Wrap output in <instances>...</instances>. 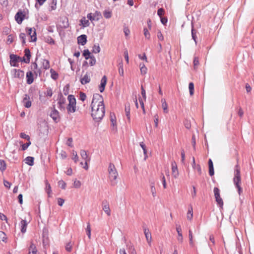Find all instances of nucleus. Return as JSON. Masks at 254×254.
I'll use <instances>...</instances> for the list:
<instances>
[{"mask_svg":"<svg viewBox=\"0 0 254 254\" xmlns=\"http://www.w3.org/2000/svg\"><path fill=\"white\" fill-rule=\"evenodd\" d=\"M91 53L88 50H85L83 51V56L86 60L89 59L92 56L90 55Z\"/></svg>","mask_w":254,"mask_h":254,"instance_id":"39","label":"nucleus"},{"mask_svg":"<svg viewBox=\"0 0 254 254\" xmlns=\"http://www.w3.org/2000/svg\"><path fill=\"white\" fill-rule=\"evenodd\" d=\"M144 233L146 239V241L149 244H150L152 237L148 229H145L144 230Z\"/></svg>","mask_w":254,"mask_h":254,"instance_id":"25","label":"nucleus"},{"mask_svg":"<svg viewBox=\"0 0 254 254\" xmlns=\"http://www.w3.org/2000/svg\"><path fill=\"white\" fill-rule=\"evenodd\" d=\"M91 116L96 122L100 121L105 115V106L102 95L95 94L93 95L91 104Z\"/></svg>","mask_w":254,"mask_h":254,"instance_id":"1","label":"nucleus"},{"mask_svg":"<svg viewBox=\"0 0 254 254\" xmlns=\"http://www.w3.org/2000/svg\"><path fill=\"white\" fill-rule=\"evenodd\" d=\"M31 144L30 140L28 141V142L26 143L23 144L22 145V150H25L29 147V146Z\"/></svg>","mask_w":254,"mask_h":254,"instance_id":"53","label":"nucleus"},{"mask_svg":"<svg viewBox=\"0 0 254 254\" xmlns=\"http://www.w3.org/2000/svg\"><path fill=\"white\" fill-rule=\"evenodd\" d=\"M172 167V174L175 178H177L179 176V171L177 164L175 162H173L171 163Z\"/></svg>","mask_w":254,"mask_h":254,"instance_id":"11","label":"nucleus"},{"mask_svg":"<svg viewBox=\"0 0 254 254\" xmlns=\"http://www.w3.org/2000/svg\"><path fill=\"white\" fill-rule=\"evenodd\" d=\"M150 191L153 197L156 196V190L155 187L154 183H152L150 184Z\"/></svg>","mask_w":254,"mask_h":254,"instance_id":"35","label":"nucleus"},{"mask_svg":"<svg viewBox=\"0 0 254 254\" xmlns=\"http://www.w3.org/2000/svg\"><path fill=\"white\" fill-rule=\"evenodd\" d=\"M37 250L36 246L31 243L29 248V254H37Z\"/></svg>","mask_w":254,"mask_h":254,"instance_id":"24","label":"nucleus"},{"mask_svg":"<svg viewBox=\"0 0 254 254\" xmlns=\"http://www.w3.org/2000/svg\"><path fill=\"white\" fill-rule=\"evenodd\" d=\"M143 31L145 37L147 39H149L150 37V35L148 31V30L146 28H144L143 29Z\"/></svg>","mask_w":254,"mask_h":254,"instance_id":"50","label":"nucleus"},{"mask_svg":"<svg viewBox=\"0 0 254 254\" xmlns=\"http://www.w3.org/2000/svg\"><path fill=\"white\" fill-rule=\"evenodd\" d=\"M72 246L70 243H68L66 244L65 246V250H66V251L68 252H71L72 250Z\"/></svg>","mask_w":254,"mask_h":254,"instance_id":"58","label":"nucleus"},{"mask_svg":"<svg viewBox=\"0 0 254 254\" xmlns=\"http://www.w3.org/2000/svg\"><path fill=\"white\" fill-rule=\"evenodd\" d=\"M108 172L109 179L112 186H115L117 184V179L118 177V173L115 166L112 163L109 165Z\"/></svg>","mask_w":254,"mask_h":254,"instance_id":"2","label":"nucleus"},{"mask_svg":"<svg viewBox=\"0 0 254 254\" xmlns=\"http://www.w3.org/2000/svg\"><path fill=\"white\" fill-rule=\"evenodd\" d=\"M25 12L19 10L15 15V20L18 24H20L25 18Z\"/></svg>","mask_w":254,"mask_h":254,"instance_id":"6","label":"nucleus"},{"mask_svg":"<svg viewBox=\"0 0 254 254\" xmlns=\"http://www.w3.org/2000/svg\"><path fill=\"white\" fill-rule=\"evenodd\" d=\"M190 93L191 96L193 95L194 93V84L192 82H190L189 85Z\"/></svg>","mask_w":254,"mask_h":254,"instance_id":"45","label":"nucleus"},{"mask_svg":"<svg viewBox=\"0 0 254 254\" xmlns=\"http://www.w3.org/2000/svg\"><path fill=\"white\" fill-rule=\"evenodd\" d=\"M118 71L120 76L124 77V71L123 67V63L122 62H120L118 65Z\"/></svg>","mask_w":254,"mask_h":254,"instance_id":"30","label":"nucleus"},{"mask_svg":"<svg viewBox=\"0 0 254 254\" xmlns=\"http://www.w3.org/2000/svg\"><path fill=\"white\" fill-rule=\"evenodd\" d=\"M125 111L128 122L129 123L130 122V107L129 104H126L125 105Z\"/></svg>","mask_w":254,"mask_h":254,"instance_id":"18","label":"nucleus"},{"mask_svg":"<svg viewBox=\"0 0 254 254\" xmlns=\"http://www.w3.org/2000/svg\"><path fill=\"white\" fill-rule=\"evenodd\" d=\"M45 191L47 193L48 197H51L52 194V189L50 184L48 183L47 181H45Z\"/></svg>","mask_w":254,"mask_h":254,"instance_id":"26","label":"nucleus"},{"mask_svg":"<svg viewBox=\"0 0 254 254\" xmlns=\"http://www.w3.org/2000/svg\"><path fill=\"white\" fill-rule=\"evenodd\" d=\"M42 66L45 69H47L50 68V63L49 61L43 59L42 60Z\"/></svg>","mask_w":254,"mask_h":254,"instance_id":"37","label":"nucleus"},{"mask_svg":"<svg viewBox=\"0 0 254 254\" xmlns=\"http://www.w3.org/2000/svg\"><path fill=\"white\" fill-rule=\"evenodd\" d=\"M140 70L141 74L143 75L145 74L147 71V68L146 66L144 67H142V68H140Z\"/></svg>","mask_w":254,"mask_h":254,"instance_id":"63","label":"nucleus"},{"mask_svg":"<svg viewBox=\"0 0 254 254\" xmlns=\"http://www.w3.org/2000/svg\"><path fill=\"white\" fill-rule=\"evenodd\" d=\"M10 64L11 66H18V60L19 59V57H17L16 55H11L10 56Z\"/></svg>","mask_w":254,"mask_h":254,"instance_id":"12","label":"nucleus"},{"mask_svg":"<svg viewBox=\"0 0 254 254\" xmlns=\"http://www.w3.org/2000/svg\"><path fill=\"white\" fill-rule=\"evenodd\" d=\"M140 146L142 148L143 151V154L144 155V159L146 160V159L147 158V151L146 149V147L145 145L144 144L143 142H141L140 143Z\"/></svg>","mask_w":254,"mask_h":254,"instance_id":"34","label":"nucleus"},{"mask_svg":"<svg viewBox=\"0 0 254 254\" xmlns=\"http://www.w3.org/2000/svg\"><path fill=\"white\" fill-rule=\"evenodd\" d=\"M58 186L62 188V189H65L66 184V183L63 180H60L58 182Z\"/></svg>","mask_w":254,"mask_h":254,"instance_id":"44","label":"nucleus"},{"mask_svg":"<svg viewBox=\"0 0 254 254\" xmlns=\"http://www.w3.org/2000/svg\"><path fill=\"white\" fill-rule=\"evenodd\" d=\"M90 81V77L88 73H86L80 78V82L82 84H85Z\"/></svg>","mask_w":254,"mask_h":254,"instance_id":"19","label":"nucleus"},{"mask_svg":"<svg viewBox=\"0 0 254 254\" xmlns=\"http://www.w3.org/2000/svg\"><path fill=\"white\" fill-rule=\"evenodd\" d=\"M13 41V36L12 35H9L7 37V42L11 43Z\"/></svg>","mask_w":254,"mask_h":254,"instance_id":"64","label":"nucleus"},{"mask_svg":"<svg viewBox=\"0 0 254 254\" xmlns=\"http://www.w3.org/2000/svg\"><path fill=\"white\" fill-rule=\"evenodd\" d=\"M23 103L26 108H30L31 106V102L28 95H25V97L23 99Z\"/></svg>","mask_w":254,"mask_h":254,"instance_id":"15","label":"nucleus"},{"mask_svg":"<svg viewBox=\"0 0 254 254\" xmlns=\"http://www.w3.org/2000/svg\"><path fill=\"white\" fill-rule=\"evenodd\" d=\"M50 73L51 74V77L54 79H57L58 77V74L53 69H50Z\"/></svg>","mask_w":254,"mask_h":254,"instance_id":"40","label":"nucleus"},{"mask_svg":"<svg viewBox=\"0 0 254 254\" xmlns=\"http://www.w3.org/2000/svg\"><path fill=\"white\" fill-rule=\"evenodd\" d=\"M161 103H162V107L163 109L164 113H168V105L166 102L165 99H161Z\"/></svg>","mask_w":254,"mask_h":254,"instance_id":"28","label":"nucleus"},{"mask_svg":"<svg viewBox=\"0 0 254 254\" xmlns=\"http://www.w3.org/2000/svg\"><path fill=\"white\" fill-rule=\"evenodd\" d=\"M50 116L56 123L58 122L60 120L59 113L57 110L55 109L52 110L50 114Z\"/></svg>","mask_w":254,"mask_h":254,"instance_id":"13","label":"nucleus"},{"mask_svg":"<svg viewBox=\"0 0 254 254\" xmlns=\"http://www.w3.org/2000/svg\"><path fill=\"white\" fill-rule=\"evenodd\" d=\"M193 63L194 68H196L197 67V66H198V65L199 64L198 58L197 57H195L193 59Z\"/></svg>","mask_w":254,"mask_h":254,"instance_id":"55","label":"nucleus"},{"mask_svg":"<svg viewBox=\"0 0 254 254\" xmlns=\"http://www.w3.org/2000/svg\"><path fill=\"white\" fill-rule=\"evenodd\" d=\"M25 163L30 165L33 166L34 164V158L32 157L28 156L25 158Z\"/></svg>","mask_w":254,"mask_h":254,"instance_id":"33","label":"nucleus"},{"mask_svg":"<svg viewBox=\"0 0 254 254\" xmlns=\"http://www.w3.org/2000/svg\"><path fill=\"white\" fill-rule=\"evenodd\" d=\"M162 181L163 183V188L164 189L167 188V183L165 176L163 174L162 175Z\"/></svg>","mask_w":254,"mask_h":254,"instance_id":"59","label":"nucleus"},{"mask_svg":"<svg viewBox=\"0 0 254 254\" xmlns=\"http://www.w3.org/2000/svg\"><path fill=\"white\" fill-rule=\"evenodd\" d=\"M187 219L190 221H191L192 220L193 218V210L192 207H190L188 210V211L187 214Z\"/></svg>","mask_w":254,"mask_h":254,"instance_id":"32","label":"nucleus"},{"mask_svg":"<svg viewBox=\"0 0 254 254\" xmlns=\"http://www.w3.org/2000/svg\"><path fill=\"white\" fill-rule=\"evenodd\" d=\"M176 231L177 232L178 235L182 234V228L180 225H179L176 226Z\"/></svg>","mask_w":254,"mask_h":254,"instance_id":"62","label":"nucleus"},{"mask_svg":"<svg viewBox=\"0 0 254 254\" xmlns=\"http://www.w3.org/2000/svg\"><path fill=\"white\" fill-rule=\"evenodd\" d=\"M86 98V94L83 92H80L79 94V99L82 101H84L85 100Z\"/></svg>","mask_w":254,"mask_h":254,"instance_id":"54","label":"nucleus"},{"mask_svg":"<svg viewBox=\"0 0 254 254\" xmlns=\"http://www.w3.org/2000/svg\"><path fill=\"white\" fill-rule=\"evenodd\" d=\"M191 35H192V38L194 41L195 44L196 43V32L193 29H192L191 30Z\"/></svg>","mask_w":254,"mask_h":254,"instance_id":"57","label":"nucleus"},{"mask_svg":"<svg viewBox=\"0 0 254 254\" xmlns=\"http://www.w3.org/2000/svg\"><path fill=\"white\" fill-rule=\"evenodd\" d=\"M101 17V14L100 12L96 11L94 13H90L87 14V17L91 21L94 20H99Z\"/></svg>","mask_w":254,"mask_h":254,"instance_id":"7","label":"nucleus"},{"mask_svg":"<svg viewBox=\"0 0 254 254\" xmlns=\"http://www.w3.org/2000/svg\"><path fill=\"white\" fill-rule=\"evenodd\" d=\"M72 159L74 161L75 163H76L78 161V157L77 156V153L76 151L73 150L72 152Z\"/></svg>","mask_w":254,"mask_h":254,"instance_id":"46","label":"nucleus"},{"mask_svg":"<svg viewBox=\"0 0 254 254\" xmlns=\"http://www.w3.org/2000/svg\"><path fill=\"white\" fill-rule=\"evenodd\" d=\"M27 32L28 34L30 36L31 38V41L34 42L36 41V30L35 28H29L27 29Z\"/></svg>","mask_w":254,"mask_h":254,"instance_id":"14","label":"nucleus"},{"mask_svg":"<svg viewBox=\"0 0 254 254\" xmlns=\"http://www.w3.org/2000/svg\"><path fill=\"white\" fill-rule=\"evenodd\" d=\"M100 52V48L99 44L95 45L93 47L92 52L95 54L99 53Z\"/></svg>","mask_w":254,"mask_h":254,"instance_id":"43","label":"nucleus"},{"mask_svg":"<svg viewBox=\"0 0 254 254\" xmlns=\"http://www.w3.org/2000/svg\"><path fill=\"white\" fill-rule=\"evenodd\" d=\"M6 163L4 161L0 160V170L1 171H3L6 169Z\"/></svg>","mask_w":254,"mask_h":254,"instance_id":"42","label":"nucleus"},{"mask_svg":"<svg viewBox=\"0 0 254 254\" xmlns=\"http://www.w3.org/2000/svg\"><path fill=\"white\" fill-rule=\"evenodd\" d=\"M107 78L105 75H104L101 80L100 85L99 86V90L101 92H103L105 89V86L107 83Z\"/></svg>","mask_w":254,"mask_h":254,"instance_id":"17","label":"nucleus"},{"mask_svg":"<svg viewBox=\"0 0 254 254\" xmlns=\"http://www.w3.org/2000/svg\"><path fill=\"white\" fill-rule=\"evenodd\" d=\"M103 15L106 18L109 19L112 17V11L108 10H106L103 12Z\"/></svg>","mask_w":254,"mask_h":254,"instance_id":"38","label":"nucleus"},{"mask_svg":"<svg viewBox=\"0 0 254 254\" xmlns=\"http://www.w3.org/2000/svg\"><path fill=\"white\" fill-rule=\"evenodd\" d=\"M31 68L33 71L34 73L37 75L38 74H41V70L39 68H38L37 64L35 63H33L31 65Z\"/></svg>","mask_w":254,"mask_h":254,"instance_id":"23","label":"nucleus"},{"mask_svg":"<svg viewBox=\"0 0 254 254\" xmlns=\"http://www.w3.org/2000/svg\"><path fill=\"white\" fill-rule=\"evenodd\" d=\"M67 100L68 101L66 107L67 112L68 114L73 113L76 111V99L73 95H69L68 96Z\"/></svg>","mask_w":254,"mask_h":254,"instance_id":"4","label":"nucleus"},{"mask_svg":"<svg viewBox=\"0 0 254 254\" xmlns=\"http://www.w3.org/2000/svg\"><path fill=\"white\" fill-rule=\"evenodd\" d=\"M111 121V125L112 127V129L116 131L117 129V123H116V120H114V119L112 118Z\"/></svg>","mask_w":254,"mask_h":254,"instance_id":"47","label":"nucleus"},{"mask_svg":"<svg viewBox=\"0 0 254 254\" xmlns=\"http://www.w3.org/2000/svg\"><path fill=\"white\" fill-rule=\"evenodd\" d=\"M26 35L24 33H20L19 35V38L22 40V42L23 44L26 43Z\"/></svg>","mask_w":254,"mask_h":254,"instance_id":"51","label":"nucleus"},{"mask_svg":"<svg viewBox=\"0 0 254 254\" xmlns=\"http://www.w3.org/2000/svg\"><path fill=\"white\" fill-rule=\"evenodd\" d=\"M78 43L81 45H84L87 42V36L85 35H82L77 38Z\"/></svg>","mask_w":254,"mask_h":254,"instance_id":"21","label":"nucleus"},{"mask_svg":"<svg viewBox=\"0 0 254 254\" xmlns=\"http://www.w3.org/2000/svg\"><path fill=\"white\" fill-rule=\"evenodd\" d=\"M28 223L25 220H22L20 223L21 232L24 233L26 231V228Z\"/></svg>","mask_w":254,"mask_h":254,"instance_id":"20","label":"nucleus"},{"mask_svg":"<svg viewBox=\"0 0 254 254\" xmlns=\"http://www.w3.org/2000/svg\"><path fill=\"white\" fill-rule=\"evenodd\" d=\"M189 242L190 244L191 247H193L194 245V241L193 240V235L192 231L190 230L189 231Z\"/></svg>","mask_w":254,"mask_h":254,"instance_id":"36","label":"nucleus"},{"mask_svg":"<svg viewBox=\"0 0 254 254\" xmlns=\"http://www.w3.org/2000/svg\"><path fill=\"white\" fill-rule=\"evenodd\" d=\"M164 10L162 8H159L157 11V14L160 18H161L162 16L164 14Z\"/></svg>","mask_w":254,"mask_h":254,"instance_id":"56","label":"nucleus"},{"mask_svg":"<svg viewBox=\"0 0 254 254\" xmlns=\"http://www.w3.org/2000/svg\"><path fill=\"white\" fill-rule=\"evenodd\" d=\"M91 229L89 223L87 224V228L86 229V232L89 239H91Z\"/></svg>","mask_w":254,"mask_h":254,"instance_id":"41","label":"nucleus"},{"mask_svg":"<svg viewBox=\"0 0 254 254\" xmlns=\"http://www.w3.org/2000/svg\"><path fill=\"white\" fill-rule=\"evenodd\" d=\"M81 183L80 181L75 180L73 183V187L75 188H79L81 187Z\"/></svg>","mask_w":254,"mask_h":254,"instance_id":"49","label":"nucleus"},{"mask_svg":"<svg viewBox=\"0 0 254 254\" xmlns=\"http://www.w3.org/2000/svg\"><path fill=\"white\" fill-rule=\"evenodd\" d=\"M89 64L91 66H93L96 63V61L95 58L93 56H92L90 58H89Z\"/></svg>","mask_w":254,"mask_h":254,"instance_id":"48","label":"nucleus"},{"mask_svg":"<svg viewBox=\"0 0 254 254\" xmlns=\"http://www.w3.org/2000/svg\"><path fill=\"white\" fill-rule=\"evenodd\" d=\"M157 37L160 41H163L164 40V37L160 31L157 32Z\"/></svg>","mask_w":254,"mask_h":254,"instance_id":"60","label":"nucleus"},{"mask_svg":"<svg viewBox=\"0 0 254 254\" xmlns=\"http://www.w3.org/2000/svg\"><path fill=\"white\" fill-rule=\"evenodd\" d=\"M80 155L82 159L85 160L84 166H83V168L87 170L88 169L87 162L89 161L87 153L85 150H82L80 151Z\"/></svg>","mask_w":254,"mask_h":254,"instance_id":"10","label":"nucleus"},{"mask_svg":"<svg viewBox=\"0 0 254 254\" xmlns=\"http://www.w3.org/2000/svg\"><path fill=\"white\" fill-rule=\"evenodd\" d=\"M213 191L217 204L219 205L220 207H222L223 205V201L220 196L219 189L218 188L215 187L214 188Z\"/></svg>","mask_w":254,"mask_h":254,"instance_id":"5","label":"nucleus"},{"mask_svg":"<svg viewBox=\"0 0 254 254\" xmlns=\"http://www.w3.org/2000/svg\"><path fill=\"white\" fill-rule=\"evenodd\" d=\"M66 103L65 98L63 97L62 95L59 96L58 98V104L59 105V108L61 110H65V105Z\"/></svg>","mask_w":254,"mask_h":254,"instance_id":"8","label":"nucleus"},{"mask_svg":"<svg viewBox=\"0 0 254 254\" xmlns=\"http://www.w3.org/2000/svg\"><path fill=\"white\" fill-rule=\"evenodd\" d=\"M26 78L28 84H30L33 82V74L32 71H30L26 73Z\"/></svg>","mask_w":254,"mask_h":254,"instance_id":"22","label":"nucleus"},{"mask_svg":"<svg viewBox=\"0 0 254 254\" xmlns=\"http://www.w3.org/2000/svg\"><path fill=\"white\" fill-rule=\"evenodd\" d=\"M103 210L108 215V216L111 215V210L109 207V205L108 203L105 204L103 206Z\"/></svg>","mask_w":254,"mask_h":254,"instance_id":"29","label":"nucleus"},{"mask_svg":"<svg viewBox=\"0 0 254 254\" xmlns=\"http://www.w3.org/2000/svg\"><path fill=\"white\" fill-rule=\"evenodd\" d=\"M14 78H22L24 76V72L20 69H13L12 71Z\"/></svg>","mask_w":254,"mask_h":254,"instance_id":"9","label":"nucleus"},{"mask_svg":"<svg viewBox=\"0 0 254 254\" xmlns=\"http://www.w3.org/2000/svg\"><path fill=\"white\" fill-rule=\"evenodd\" d=\"M81 24L83 27H86L89 26V22L88 19H87L85 17H83L80 20Z\"/></svg>","mask_w":254,"mask_h":254,"instance_id":"27","label":"nucleus"},{"mask_svg":"<svg viewBox=\"0 0 254 254\" xmlns=\"http://www.w3.org/2000/svg\"><path fill=\"white\" fill-rule=\"evenodd\" d=\"M24 57H23V61L26 63L30 62V59L31 57L30 51L28 49H26L24 50Z\"/></svg>","mask_w":254,"mask_h":254,"instance_id":"16","label":"nucleus"},{"mask_svg":"<svg viewBox=\"0 0 254 254\" xmlns=\"http://www.w3.org/2000/svg\"><path fill=\"white\" fill-rule=\"evenodd\" d=\"M20 137H21L22 138L26 139L27 141H30V136L26 134L24 132H21L20 134Z\"/></svg>","mask_w":254,"mask_h":254,"instance_id":"52","label":"nucleus"},{"mask_svg":"<svg viewBox=\"0 0 254 254\" xmlns=\"http://www.w3.org/2000/svg\"><path fill=\"white\" fill-rule=\"evenodd\" d=\"M233 182L236 188L238 189V192L239 194L240 195L243 192V190L241 187V177L240 174V169L238 165H237L235 167V176L233 178Z\"/></svg>","mask_w":254,"mask_h":254,"instance_id":"3","label":"nucleus"},{"mask_svg":"<svg viewBox=\"0 0 254 254\" xmlns=\"http://www.w3.org/2000/svg\"><path fill=\"white\" fill-rule=\"evenodd\" d=\"M0 241H2L5 243H7V237L6 235L3 231H0Z\"/></svg>","mask_w":254,"mask_h":254,"instance_id":"31","label":"nucleus"},{"mask_svg":"<svg viewBox=\"0 0 254 254\" xmlns=\"http://www.w3.org/2000/svg\"><path fill=\"white\" fill-rule=\"evenodd\" d=\"M124 32L126 36H128L130 34V30L128 27H125L124 28Z\"/></svg>","mask_w":254,"mask_h":254,"instance_id":"61","label":"nucleus"}]
</instances>
